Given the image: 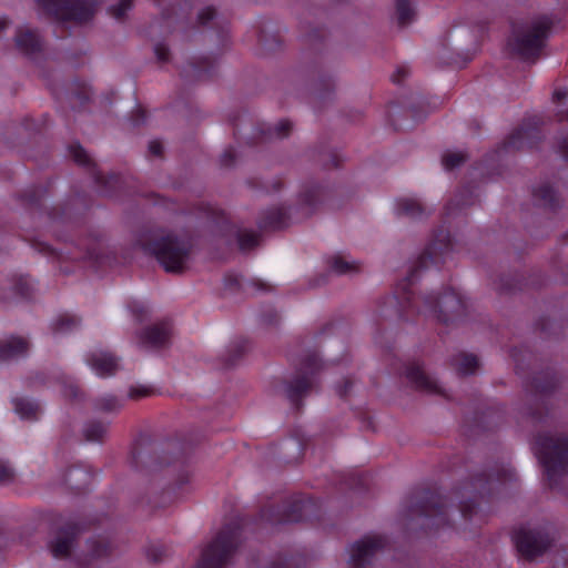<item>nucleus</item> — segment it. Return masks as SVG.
Returning <instances> with one entry per match:
<instances>
[{
  "instance_id": "f257e3e1",
  "label": "nucleus",
  "mask_w": 568,
  "mask_h": 568,
  "mask_svg": "<svg viewBox=\"0 0 568 568\" xmlns=\"http://www.w3.org/2000/svg\"><path fill=\"white\" fill-rule=\"evenodd\" d=\"M136 245L145 254L154 256L168 273L175 274L186 271L193 252V242L189 236L164 230L142 233Z\"/></svg>"
},
{
  "instance_id": "f03ea898",
  "label": "nucleus",
  "mask_w": 568,
  "mask_h": 568,
  "mask_svg": "<svg viewBox=\"0 0 568 568\" xmlns=\"http://www.w3.org/2000/svg\"><path fill=\"white\" fill-rule=\"evenodd\" d=\"M184 452L179 440H156L142 434L135 440L130 455V464L146 475L164 469L181 460Z\"/></svg>"
},
{
  "instance_id": "7ed1b4c3",
  "label": "nucleus",
  "mask_w": 568,
  "mask_h": 568,
  "mask_svg": "<svg viewBox=\"0 0 568 568\" xmlns=\"http://www.w3.org/2000/svg\"><path fill=\"white\" fill-rule=\"evenodd\" d=\"M552 26L554 21L546 16L514 24L508 39L510 52L525 62L536 63L541 57Z\"/></svg>"
},
{
  "instance_id": "20e7f679",
  "label": "nucleus",
  "mask_w": 568,
  "mask_h": 568,
  "mask_svg": "<svg viewBox=\"0 0 568 568\" xmlns=\"http://www.w3.org/2000/svg\"><path fill=\"white\" fill-rule=\"evenodd\" d=\"M448 524L444 497L434 490H419L409 498L407 529L433 530Z\"/></svg>"
},
{
  "instance_id": "39448f33",
  "label": "nucleus",
  "mask_w": 568,
  "mask_h": 568,
  "mask_svg": "<svg viewBox=\"0 0 568 568\" xmlns=\"http://www.w3.org/2000/svg\"><path fill=\"white\" fill-rule=\"evenodd\" d=\"M245 521L236 516L226 523L202 552L196 568H224L241 542V530Z\"/></svg>"
},
{
  "instance_id": "423d86ee",
  "label": "nucleus",
  "mask_w": 568,
  "mask_h": 568,
  "mask_svg": "<svg viewBox=\"0 0 568 568\" xmlns=\"http://www.w3.org/2000/svg\"><path fill=\"white\" fill-rule=\"evenodd\" d=\"M536 454L542 464L550 486L558 485V477L568 475V437H536Z\"/></svg>"
},
{
  "instance_id": "0eeeda50",
  "label": "nucleus",
  "mask_w": 568,
  "mask_h": 568,
  "mask_svg": "<svg viewBox=\"0 0 568 568\" xmlns=\"http://www.w3.org/2000/svg\"><path fill=\"white\" fill-rule=\"evenodd\" d=\"M516 478L515 471L509 467H497L493 473H480L475 475L471 480L465 484L457 494L460 495L462 500L459 511L465 519H470L476 513L477 504L473 499H468L470 495L485 496L491 493L493 483H507Z\"/></svg>"
},
{
  "instance_id": "6e6552de",
  "label": "nucleus",
  "mask_w": 568,
  "mask_h": 568,
  "mask_svg": "<svg viewBox=\"0 0 568 568\" xmlns=\"http://www.w3.org/2000/svg\"><path fill=\"white\" fill-rule=\"evenodd\" d=\"M102 523L99 517L69 519L58 527L48 542L51 555L57 559H67L78 544L80 535Z\"/></svg>"
},
{
  "instance_id": "1a4fd4ad",
  "label": "nucleus",
  "mask_w": 568,
  "mask_h": 568,
  "mask_svg": "<svg viewBox=\"0 0 568 568\" xmlns=\"http://www.w3.org/2000/svg\"><path fill=\"white\" fill-rule=\"evenodd\" d=\"M44 10L63 27L67 22L78 24L90 21L99 9L97 0H41Z\"/></svg>"
},
{
  "instance_id": "9d476101",
  "label": "nucleus",
  "mask_w": 568,
  "mask_h": 568,
  "mask_svg": "<svg viewBox=\"0 0 568 568\" xmlns=\"http://www.w3.org/2000/svg\"><path fill=\"white\" fill-rule=\"evenodd\" d=\"M320 368L321 365L316 354H308L302 361L294 377L285 382L286 397L296 409H301L302 398L307 396L316 387L315 374Z\"/></svg>"
},
{
  "instance_id": "9b49d317",
  "label": "nucleus",
  "mask_w": 568,
  "mask_h": 568,
  "mask_svg": "<svg viewBox=\"0 0 568 568\" xmlns=\"http://www.w3.org/2000/svg\"><path fill=\"white\" fill-rule=\"evenodd\" d=\"M514 538L518 552L528 560L544 555L555 541L550 529L542 526L520 527Z\"/></svg>"
},
{
  "instance_id": "f8f14e48",
  "label": "nucleus",
  "mask_w": 568,
  "mask_h": 568,
  "mask_svg": "<svg viewBox=\"0 0 568 568\" xmlns=\"http://www.w3.org/2000/svg\"><path fill=\"white\" fill-rule=\"evenodd\" d=\"M425 305L444 323L450 324L463 318L466 315V305L455 291H445L442 295H427L424 297Z\"/></svg>"
},
{
  "instance_id": "ddd939ff",
  "label": "nucleus",
  "mask_w": 568,
  "mask_h": 568,
  "mask_svg": "<svg viewBox=\"0 0 568 568\" xmlns=\"http://www.w3.org/2000/svg\"><path fill=\"white\" fill-rule=\"evenodd\" d=\"M449 250L450 243L448 234L440 232V234H438L436 239L426 246L423 253L409 267V271L402 283L403 290H407L408 286L415 282L419 272L426 270L430 264H439L442 262V255Z\"/></svg>"
},
{
  "instance_id": "4468645a",
  "label": "nucleus",
  "mask_w": 568,
  "mask_h": 568,
  "mask_svg": "<svg viewBox=\"0 0 568 568\" xmlns=\"http://www.w3.org/2000/svg\"><path fill=\"white\" fill-rule=\"evenodd\" d=\"M308 508H311L310 500L294 497L277 507H263L260 511V520L271 525L297 523L304 518Z\"/></svg>"
},
{
  "instance_id": "2eb2a0df",
  "label": "nucleus",
  "mask_w": 568,
  "mask_h": 568,
  "mask_svg": "<svg viewBox=\"0 0 568 568\" xmlns=\"http://www.w3.org/2000/svg\"><path fill=\"white\" fill-rule=\"evenodd\" d=\"M387 539L382 535H367L349 548L348 568H371L376 556L386 547Z\"/></svg>"
},
{
  "instance_id": "dca6fc26",
  "label": "nucleus",
  "mask_w": 568,
  "mask_h": 568,
  "mask_svg": "<svg viewBox=\"0 0 568 568\" xmlns=\"http://www.w3.org/2000/svg\"><path fill=\"white\" fill-rule=\"evenodd\" d=\"M138 344L146 349H161L170 344L171 323L161 321L136 333Z\"/></svg>"
},
{
  "instance_id": "f3484780",
  "label": "nucleus",
  "mask_w": 568,
  "mask_h": 568,
  "mask_svg": "<svg viewBox=\"0 0 568 568\" xmlns=\"http://www.w3.org/2000/svg\"><path fill=\"white\" fill-rule=\"evenodd\" d=\"M293 130V123L287 120H281L275 125L258 124L254 128L251 135L244 134L243 139L248 145H256L266 143L274 140H282L287 138Z\"/></svg>"
},
{
  "instance_id": "a211bd4d",
  "label": "nucleus",
  "mask_w": 568,
  "mask_h": 568,
  "mask_svg": "<svg viewBox=\"0 0 568 568\" xmlns=\"http://www.w3.org/2000/svg\"><path fill=\"white\" fill-rule=\"evenodd\" d=\"M562 376L554 367L537 372L530 382V390L536 397H550L561 386Z\"/></svg>"
},
{
  "instance_id": "6ab92c4d",
  "label": "nucleus",
  "mask_w": 568,
  "mask_h": 568,
  "mask_svg": "<svg viewBox=\"0 0 568 568\" xmlns=\"http://www.w3.org/2000/svg\"><path fill=\"white\" fill-rule=\"evenodd\" d=\"M290 207L278 205L263 211L257 219V226L264 232L281 231L291 224Z\"/></svg>"
},
{
  "instance_id": "aec40b11",
  "label": "nucleus",
  "mask_w": 568,
  "mask_h": 568,
  "mask_svg": "<svg viewBox=\"0 0 568 568\" xmlns=\"http://www.w3.org/2000/svg\"><path fill=\"white\" fill-rule=\"evenodd\" d=\"M540 141L539 128L536 124H524L510 134L505 142V148L515 151L531 149Z\"/></svg>"
},
{
  "instance_id": "412c9836",
  "label": "nucleus",
  "mask_w": 568,
  "mask_h": 568,
  "mask_svg": "<svg viewBox=\"0 0 568 568\" xmlns=\"http://www.w3.org/2000/svg\"><path fill=\"white\" fill-rule=\"evenodd\" d=\"M405 376L413 387L425 393H440L437 382L429 376L418 362L406 365Z\"/></svg>"
},
{
  "instance_id": "4be33fe9",
  "label": "nucleus",
  "mask_w": 568,
  "mask_h": 568,
  "mask_svg": "<svg viewBox=\"0 0 568 568\" xmlns=\"http://www.w3.org/2000/svg\"><path fill=\"white\" fill-rule=\"evenodd\" d=\"M88 364L100 376L106 377L114 375L119 369V361L109 352H93L87 357Z\"/></svg>"
},
{
  "instance_id": "5701e85b",
  "label": "nucleus",
  "mask_w": 568,
  "mask_h": 568,
  "mask_svg": "<svg viewBox=\"0 0 568 568\" xmlns=\"http://www.w3.org/2000/svg\"><path fill=\"white\" fill-rule=\"evenodd\" d=\"M535 203L549 211H557L561 206V199L549 183H540L532 190Z\"/></svg>"
},
{
  "instance_id": "b1692460",
  "label": "nucleus",
  "mask_w": 568,
  "mask_h": 568,
  "mask_svg": "<svg viewBox=\"0 0 568 568\" xmlns=\"http://www.w3.org/2000/svg\"><path fill=\"white\" fill-rule=\"evenodd\" d=\"M17 48L24 54H33L42 49V40L36 30L19 28L14 38Z\"/></svg>"
},
{
  "instance_id": "393cba45",
  "label": "nucleus",
  "mask_w": 568,
  "mask_h": 568,
  "mask_svg": "<svg viewBox=\"0 0 568 568\" xmlns=\"http://www.w3.org/2000/svg\"><path fill=\"white\" fill-rule=\"evenodd\" d=\"M113 551L112 541L104 536H93L85 541L84 557L88 561L103 559Z\"/></svg>"
},
{
  "instance_id": "a878e982",
  "label": "nucleus",
  "mask_w": 568,
  "mask_h": 568,
  "mask_svg": "<svg viewBox=\"0 0 568 568\" xmlns=\"http://www.w3.org/2000/svg\"><path fill=\"white\" fill-rule=\"evenodd\" d=\"M325 199V190L318 184H310L305 186L301 193L302 209L305 210L303 216L308 217L314 209Z\"/></svg>"
},
{
  "instance_id": "bb28decb",
  "label": "nucleus",
  "mask_w": 568,
  "mask_h": 568,
  "mask_svg": "<svg viewBox=\"0 0 568 568\" xmlns=\"http://www.w3.org/2000/svg\"><path fill=\"white\" fill-rule=\"evenodd\" d=\"M29 343L22 337H11L0 342V362L18 358L27 354Z\"/></svg>"
},
{
  "instance_id": "cd10ccee",
  "label": "nucleus",
  "mask_w": 568,
  "mask_h": 568,
  "mask_svg": "<svg viewBox=\"0 0 568 568\" xmlns=\"http://www.w3.org/2000/svg\"><path fill=\"white\" fill-rule=\"evenodd\" d=\"M91 474L83 467L74 466L68 469L64 481L70 489L75 493H82L91 481Z\"/></svg>"
},
{
  "instance_id": "c85d7f7f",
  "label": "nucleus",
  "mask_w": 568,
  "mask_h": 568,
  "mask_svg": "<svg viewBox=\"0 0 568 568\" xmlns=\"http://www.w3.org/2000/svg\"><path fill=\"white\" fill-rule=\"evenodd\" d=\"M109 432V424L101 420H89L83 425L82 436L84 440L92 443H104Z\"/></svg>"
},
{
  "instance_id": "c756f323",
  "label": "nucleus",
  "mask_w": 568,
  "mask_h": 568,
  "mask_svg": "<svg viewBox=\"0 0 568 568\" xmlns=\"http://www.w3.org/2000/svg\"><path fill=\"white\" fill-rule=\"evenodd\" d=\"M247 351L246 341L237 339L230 344L226 354L221 358L222 367L233 368L244 357Z\"/></svg>"
},
{
  "instance_id": "7c9ffc66",
  "label": "nucleus",
  "mask_w": 568,
  "mask_h": 568,
  "mask_svg": "<svg viewBox=\"0 0 568 568\" xmlns=\"http://www.w3.org/2000/svg\"><path fill=\"white\" fill-rule=\"evenodd\" d=\"M452 366L458 374L469 375L476 372L479 363L474 354L459 353L452 358Z\"/></svg>"
},
{
  "instance_id": "2f4dec72",
  "label": "nucleus",
  "mask_w": 568,
  "mask_h": 568,
  "mask_svg": "<svg viewBox=\"0 0 568 568\" xmlns=\"http://www.w3.org/2000/svg\"><path fill=\"white\" fill-rule=\"evenodd\" d=\"M306 446V439L303 436L287 439L283 444V458L286 463H296L301 459Z\"/></svg>"
},
{
  "instance_id": "473e14b6",
  "label": "nucleus",
  "mask_w": 568,
  "mask_h": 568,
  "mask_svg": "<svg viewBox=\"0 0 568 568\" xmlns=\"http://www.w3.org/2000/svg\"><path fill=\"white\" fill-rule=\"evenodd\" d=\"M12 403L14 412L23 419H36L40 413V406L27 398L17 397Z\"/></svg>"
},
{
  "instance_id": "72a5a7b5",
  "label": "nucleus",
  "mask_w": 568,
  "mask_h": 568,
  "mask_svg": "<svg viewBox=\"0 0 568 568\" xmlns=\"http://www.w3.org/2000/svg\"><path fill=\"white\" fill-rule=\"evenodd\" d=\"M113 253L104 244L102 240L91 245L87 250V257L98 265H103L110 262Z\"/></svg>"
},
{
  "instance_id": "f704fd0d",
  "label": "nucleus",
  "mask_w": 568,
  "mask_h": 568,
  "mask_svg": "<svg viewBox=\"0 0 568 568\" xmlns=\"http://www.w3.org/2000/svg\"><path fill=\"white\" fill-rule=\"evenodd\" d=\"M495 288L501 294L514 293L521 288V278L517 274H501L495 283Z\"/></svg>"
},
{
  "instance_id": "c9c22d12",
  "label": "nucleus",
  "mask_w": 568,
  "mask_h": 568,
  "mask_svg": "<svg viewBox=\"0 0 568 568\" xmlns=\"http://www.w3.org/2000/svg\"><path fill=\"white\" fill-rule=\"evenodd\" d=\"M398 213L410 219H418L425 214V207L414 199H403L397 203Z\"/></svg>"
},
{
  "instance_id": "e433bc0d",
  "label": "nucleus",
  "mask_w": 568,
  "mask_h": 568,
  "mask_svg": "<svg viewBox=\"0 0 568 568\" xmlns=\"http://www.w3.org/2000/svg\"><path fill=\"white\" fill-rule=\"evenodd\" d=\"M79 324L80 318L75 315L62 314L52 324V331L54 333H67L78 327Z\"/></svg>"
},
{
  "instance_id": "4c0bfd02",
  "label": "nucleus",
  "mask_w": 568,
  "mask_h": 568,
  "mask_svg": "<svg viewBox=\"0 0 568 568\" xmlns=\"http://www.w3.org/2000/svg\"><path fill=\"white\" fill-rule=\"evenodd\" d=\"M45 190L42 187H32L30 190L24 191L20 199L26 207L29 209H38L41 206V202L44 197Z\"/></svg>"
},
{
  "instance_id": "58836bf2",
  "label": "nucleus",
  "mask_w": 568,
  "mask_h": 568,
  "mask_svg": "<svg viewBox=\"0 0 568 568\" xmlns=\"http://www.w3.org/2000/svg\"><path fill=\"white\" fill-rule=\"evenodd\" d=\"M414 14L415 12L409 0H396V17L400 27L410 23Z\"/></svg>"
},
{
  "instance_id": "ea45409f",
  "label": "nucleus",
  "mask_w": 568,
  "mask_h": 568,
  "mask_svg": "<svg viewBox=\"0 0 568 568\" xmlns=\"http://www.w3.org/2000/svg\"><path fill=\"white\" fill-rule=\"evenodd\" d=\"M12 291L16 295L23 300H29L32 296L33 288L28 277L19 275L12 280Z\"/></svg>"
},
{
  "instance_id": "a19ab883",
  "label": "nucleus",
  "mask_w": 568,
  "mask_h": 568,
  "mask_svg": "<svg viewBox=\"0 0 568 568\" xmlns=\"http://www.w3.org/2000/svg\"><path fill=\"white\" fill-rule=\"evenodd\" d=\"M237 243L241 251H248L258 245V235L248 231H241L237 234Z\"/></svg>"
},
{
  "instance_id": "79ce46f5",
  "label": "nucleus",
  "mask_w": 568,
  "mask_h": 568,
  "mask_svg": "<svg viewBox=\"0 0 568 568\" xmlns=\"http://www.w3.org/2000/svg\"><path fill=\"white\" fill-rule=\"evenodd\" d=\"M329 266L337 274H348L357 271L356 264L345 261L339 255H335L331 258Z\"/></svg>"
},
{
  "instance_id": "37998d69",
  "label": "nucleus",
  "mask_w": 568,
  "mask_h": 568,
  "mask_svg": "<svg viewBox=\"0 0 568 568\" xmlns=\"http://www.w3.org/2000/svg\"><path fill=\"white\" fill-rule=\"evenodd\" d=\"M122 407V404L115 396H105L95 400V408L101 412L112 413Z\"/></svg>"
},
{
  "instance_id": "c03bdc74",
  "label": "nucleus",
  "mask_w": 568,
  "mask_h": 568,
  "mask_svg": "<svg viewBox=\"0 0 568 568\" xmlns=\"http://www.w3.org/2000/svg\"><path fill=\"white\" fill-rule=\"evenodd\" d=\"M70 154L78 164L88 168L94 166L92 159L80 144L70 145Z\"/></svg>"
},
{
  "instance_id": "a18cd8bd",
  "label": "nucleus",
  "mask_w": 568,
  "mask_h": 568,
  "mask_svg": "<svg viewBox=\"0 0 568 568\" xmlns=\"http://www.w3.org/2000/svg\"><path fill=\"white\" fill-rule=\"evenodd\" d=\"M475 203L474 192L470 187L463 189L459 193L455 195L452 200V204L463 209L466 206H470Z\"/></svg>"
},
{
  "instance_id": "49530a36",
  "label": "nucleus",
  "mask_w": 568,
  "mask_h": 568,
  "mask_svg": "<svg viewBox=\"0 0 568 568\" xmlns=\"http://www.w3.org/2000/svg\"><path fill=\"white\" fill-rule=\"evenodd\" d=\"M467 160V154L462 152H448L443 155L442 162L447 170L462 165Z\"/></svg>"
},
{
  "instance_id": "de8ad7c7",
  "label": "nucleus",
  "mask_w": 568,
  "mask_h": 568,
  "mask_svg": "<svg viewBox=\"0 0 568 568\" xmlns=\"http://www.w3.org/2000/svg\"><path fill=\"white\" fill-rule=\"evenodd\" d=\"M95 183L101 187V193L103 195H111V190L106 189V186H113L119 182V176L113 174L110 176H103L100 173L94 174Z\"/></svg>"
},
{
  "instance_id": "09e8293b",
  "label": "nucleus",
  "mask_w": 568,
  "mask_h": 568,
  "mask_svg": "<svg viewBox=\"0 0 568 568\" xmlns=\"http://www.w3.org/2000/svg\"><path fill=\"white\" fill-rule=\"evenodd\" d=\"M16 473L11 465L0 459V485H9L14 481Z\"/></svg>"
},
{
  "instance_id": "8fccbe9b",
  "label": "nucleus",
  "mask_w": 568,
  "mask_h": 568,
  "mask_svg": "<svg viewBox=\"0 0 568 568\" xmlns=\"http://www.w3.org/2000/svg\"><path fill=\"white\" fill-rule=\"evenodd\" d=\"M270 568H298V558L294 556H277Z\"/></svg>"
},
{
  "instance_id": "3c124183",
  "label": "nucleus",
  "mask_w": 568,
  "mask_h": 568,
  "mask_svg": "<svg viewBox=\"0 0 568 568\" xmlns=\"http://www.w3.org/2000/svg\"><path fill=\"white\" fill-rule=\"evenodd\" d=\"M317 160L325 169L337 168L339 162L338 155L332 151H321Z\"/></svg>"
},
{
  "instance_id": "603ef678",
  "label": "nucleus",
  "mask_w": 568,
  "mask_h": 568,
  "mask_svg": "<svg viewBox=\"0 0 568 568\" xmlns=\"http://www.w3.org/2000/svg\"><path fill=\"white\" fill-rule=\"evenodd\" d=\"M192 483V474L187 469H183L179 475L176 476L174 480V489L179 491H185L187 487Z\"/></svg>"
},
{
  "instance_id": "864d4df0",
  "label": "nucleus",
  "mask_w": 568,
  "mask_h": 568,
  "mask_svg": "<svg viewBox=\"0 0 568 568\" xmlns=\"http://www.w3.org/2000/svg\"><path fill=\"white\" fill-rule=\"evenodd\" d=\"M190 67L193 69L196 77L201 78L213 67V63L209 58H201L191 62Z\"/></svg>"
},
{
  "instance_id": "5fc2aeb1",
  "label": "nucleus",
  "mask_w": 568,
  "mask_h": 568,
  "mask_svg": "<svg viewBox=\"0 0 568 568\" xmlns=\"http://www.w3.org/2000/svg\"><path fill=\"white\" fill-rule=\"evenodd\" d=\"M132 7V0H120V3L110 8L111 14L116 20H123L125 12Z\"/></svg>"
},
{
  "instance_id": "6e6d98bb",
  "label": "nucleus",
  "mask_w": 568,
  "mask_h": 568,
  "mask_svg": "<svg viewBox=\"0 0 568 568\" xmlns=\"http://www.w3.org/2000/svg\"><path fill=\"white\" fill-rule=\"evenodd\" d=\"M133 316L135 317V320L139 322V323H142L144 322L146 318H148V315H149V311L148 308L139 303V302H132L130 305H129Z\"/></svg>"
},
{
  "instance_id": "4d7b16f0",
  "label": "nucleus",
  "mask_w": 568,
  "mask_h": 568,
  "mask_svg": "<svg viewBox=\"0 0 568 568\" xmlns=\"http://www.w3.org/2000/svg\"><path fill=\"white\" fill-rule=\"evenodd\" d=\"M148 118L146 110L142 105H136V108L131 112V122L133 125L139 126L145 123Z\"/></svg>"
},
{
  "instance_id": "13d9d810",
  "label": "nucleus",
  "mask_w": 568,
  "mask_h": 568,
  "mask_svg": "<svg viewBox=\"0 0 568 568\" xmlns=\"http://www.w3.org/2000/svg\"><path fill=\"white\" fill-rule=\"evenodd\" d=\"M548 407L542 404V406L534 408L529 406L526 410V414L531 417L535 422H541L545 419V417L548 415Z\"/></svg>"
},
{
  "instance_id": "bf43d9fd",
  "label": "nucleus",
  "mask_w": 568,
  "mask_h": 568,
  "mask_svg": "<svg viewBox=\"0 0 568 568\" xmlns=\"http://www.w3.org/2000/svg\"><path fill=\"white\" fill-rule=\"evenodd\" d=\"M146 556L150 561L158 564L166 557V552L162 547L153 546L148 549Z\"/></svg>"
},
{
  "instance_id": "052dcab7",
  "label": "nucleus",
  "mask_w": 568,
  "mask_h": 568,
  "mask_svg": "<svg viewBox=\"0 0 568 568\" xmlns=\"http://www.w3.org/2000/svg\"><path fill=\"white\" fill-rule=\"evenodd\" d=\"M63 395L65 398L72 402H79L82 399V393L77 385L68 384L63 388Z\"/></svg>"
},
{
  "instance_id": "680f3d73",
  "label": "nucleus",
  "mask_w": 568,
  "mask_h": 568,
  "mask_svg": "<svg viewBox=\"0 0 568 568\" xmlns=\"http://www.w3.org/2000/svg\"><path fill=\"white\" fill-rule=\"evenodd\" d=\"M260 42L265 48V50L270 52L275 51L281 47V40L277 37L261 36Z\"/></svg>"
},
{
  "instance_id": "e2e57ef3",
  "label": "nucleus",
  "mask_w": 568,
  "mask_h": 568,
  "mask_svg": "<svg viewBox=\"0 0 568 568\" xmlns=\"http://www.w3.org/2000/svg\"><path fill=\"white\" fill-rule=\"evenodd\" d=\"M154 53L159 62L164 63L170 60V50L166 44L158 43L154 47Z\"/></svg>"
},
{
  "instance_id": "0e129e2a",
  "label": "nucleus",
  "mask_w": 568,
  "mask_h": 568,
  "mask_svg": "<svg viewBox=\"0 0 568 568\" xmlns=\"http://www.w3.org/2000/svg\"><path fill=\"white\" fill-rule=\"evenodd\" d=\"M215 9L212 7H207L199 12L197 14V24L206 26L209 21H211L215 17Z\"/></svg>"
},
{
  "instance_id": "69168bd1",
  "label": "nucleus",
  "mask_w": 568,
  "mask_h": 568,
  "mask_svg": "<svg viewBox=\"0 0 568 568\" xmlns=\"http://www.w3.org/2000/svg\"><path fill=\"white\" fill-rule=\"evenodd\" d=\"M77 87H78V90L74 92L77 99L81 103L89 101V99L91 97V89L83 83L82 84L77 83Z\"/></svg>"
},
{
  "instance_id": "338daca9",
  "label": "nucleus",
  "mask_w": 568,
  "mask_h": 568,
  "mask_svg": "<svg viewBox=\"0 0 568 568\" xmlns=\"http://www.w3.org/2000/svg\"><path fill=\"white\" fill-rule=\"evenodd\" d=\"M236 154L233 149H226L221 155V165L224 168H231L235 163Z\"/></svg>"
},
{
  "instance_id": "774afa93",
  "label": "nucleus",
  "mask_w": 568,
  "mask_h": 568,
  "mask_svg": "<svg viewBox=\"0 0 568 568\" xmlns=\"http://www.w3.org/2000/svg\"><path fill=\"white\" fill-rule=\"evenodd\" d=\"M152 393L150 388L146 387H132L129 392V397L132 399H139L144 396H149Z\"/></svg>"
}]
</instances>
